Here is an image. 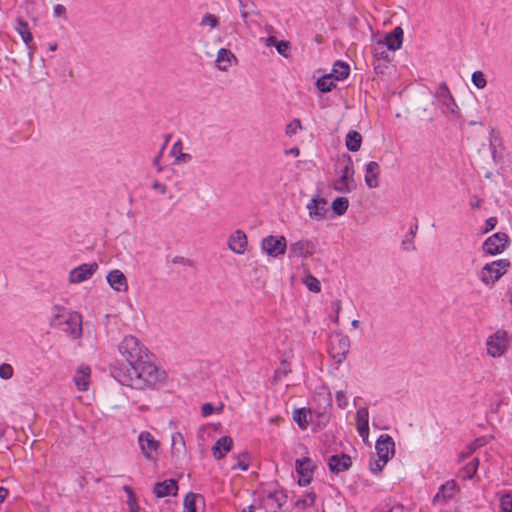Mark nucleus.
Segmentation results:
<instances>
[{
  "mask_svg": "<svg viewBox=\"0 0 512 512\" xmlns=\"http://www.w3.org/2000/svg\"><path fill=\"white\" fill-rule=\"evenodd\" d=\"M500 512H512V494L506 493L500 498Z\"/></svg>",
  "mask_w": 512,
  "mask_h": 512,
  "instance_id": "nucleus-43",
  "label": "nucleus"
},
{
  "mask_svg": "<svg viewBox=\"0 0 512 512\" xmlns=\"http://www.w3.org/2000/svg\"><path fill=\"white\" fill-rule=\"evenodd\" d=\"M345 145L350 152H357L362 145V136L356 130H350L345 138Z\"/></svg>",
  "mask_w": 512,
  "mask_h": 512,
  "instance_id": "nucleus-27",
  "label": "nucleus"
},
{
  "mask_svg": "<svg viewBox=\"0 0 512 512\" xmlns=\"http://www.w3.org/2000/svg\"><path fill=\"white\" fill-rule=\"evenodd\" d=\"M172 263L174 264H182V265H191V261L183 256H175L173 259H172Z\"/></svg>",
  "mask_w": 512,
  "mask_h": 512,
  "instance_id": "nucleus-61",
  "label": "nucleus"
},
{
  "mask_svg": "<svg viewBox=\"0 0 512 512\" xmlns=\"http://www.w3.org/2000/svg\"><path fill=\"white\" fill-rule=\"evenodd\" d=\"M180 443L182 448L185 449V441L181 433H175L172 436V453L174 454L175 446ZM176 450H178L176 448Z\"/></svg>",
  "mask_w": 512,
  "mask_h": 512,
  "instance_id": "nucleus-52",
  "label": "nucleus"
},
{
  "mask_svg": "<svg viewBox=\"0 0 512 512\" xmlns=\"http://www.w3.org/2000/svg\"><path fill=\"white\" fill-rule=\"evenodd\" d=\"M511 266V262L508 259H499L487 263L482 268L480 279L486 285H492L497 282Z\"/></svg>",
  "mask_w": 512,
  "mask_h": 512,
  "instance_id": "nucleus-3",
  "label": "nucleus"
},
{
  "mask_svg": "<svg viewBox=\"0 0 512 512\" xmlns=\"http://www.w3.org/2000/svg\"><path fill=\"white\" fill-rule=\"evenodd\" d=\"M236 59L234 54L225 48H221L218 51L216 62L218 63V68L221 71L227 70L228 66H230L231 60Z\"/></svg>",
  "mask_w": 512,
  "mask_h": 512,
  "instance_id": "nucleus-29",
  "label": "nucleus"
},
{
  "mask_svg": "<svg viewBox=\"0 0 512 512\" xmlns=\"http://www.w3.org/2000/svg\"><path fill=\"white\" fill-rule=\"evenodd\" d=\"M267 497L276 502L279 509L286 503L288 498L286 491L284 489L269 492Z\"/></svg>",
  "mask_w": 512,
  "mask_h": 512,
  "instance_id": "nucleus-37",
  "label": "nucleus"
},
{
  "mask_svg": "<svg viewBox=\"0 0 512 512\" xmlns=\"http://www.w3.org/2000/svg\"><path fill=\"white\" fill-rule=\"evenodd\" d=\"M261 248L271 257L283 255L287 249V241L284 236L269 235L262 239Z\"/></svg>",
  "mask_w": 512,
  "mask_h": 512,
  "instance_id": "nucleus-9",
  "label": "nucleus"
},
{
  "mask_svg": "<svg viewBox=\"0 0 512 512\" xmlns=\"http://www.w3.org/2000/svg\"><path fill=\"white\" fill-rule=\"evenodd\" d=\"M404 32L401 27H395L391 32L387 33L383 40H378L383 43L390 51H396L401 48L403 43Z\"/></svg>",
  "mask_w": 512,
  "mask_h": 512,
  "instance_id": "nucleus-19",
  "label": "nucleus"
},
{
  "mask_svg": "<svg viewBox=\"0 0 512 512\" xmlns=\"http://www.w3.org/2000/svg\"><path fill=\"white\" fill-rule=\"evenodd\" d=\"M347 164L341 171V177L334 182V189L340 193H350L355 190L357 184L354 180V167L350 155H346Z\"/></svg>",
  "mask_w": 512,
  "mask_h": 512,
  "instance_id": "nucleus-4",
  "label": "nucleus"
},
{
  "mask_svg": "<svg viewBox=\"0 0 512 512\" xmlns=\"http://www.w3.org/2000/svg\"><path fill=\"white\" fill-rule=\"evenodd\" d=\"M316 498H317L316 493H314V492H307L306 493V498L298 499L295 502V506L296 507H300L302 509H305L307 507H312L315 504Z\"/></svg>",
  "mask_w": 512,
  "mask_h": 512,
  "instance_id": "nucleus-40",
  "label": "nucleus"
},
{
  "mask_svg": "<svg viewBox=\"0 0 512 512\" xmlns=\"http://www.w3.org/2000/svg\"><path fill=\"white\" fill-rule=\"evenodd\" d=\"M98 269L96 262L84 263L72 269L69 273L70 283H81L88 280Z\"/></svg>",
  "mask_w": 512,
  "mask_h": 512,
  "instance_id": "nucleus-14",
  "label": "nucleus"
},
{
  "mask_svg": "<svg viewBox=\"0 0 512 512\" xmlns=\"http://www.w3.org/2000/svg\"><path fill=\"white\" fill-rule=\"evenodd\" d=\"M71 312L72 311L68 310L65 306L58 304L53 305L51 308V319L49 322L50 327L57 329Z\"/></svg>",
  "mask_w": 512,
  "mask_h": 512,
  "instance_id": "nucleus-25",
  "label": "nucleus"
},
{
  "mask_svg": "<svg viewBox=\"0 0 512 512\" xmlns=\"http://www.w3.org/2000/svg\"><path fill=\"white\" fill-rule=\"evenodd\" d=\"M152 188L155 190H159L161 194H165L167 191V186L159 181H154L152 184Z\"/></svg>",
  "mask_w": 512,
  "mask_h": 512,
  "instance_id": "nucleus-62",
  "label": "nucleus"
},
{
  "mask_svg": "<svg viewBox=\"0 0 512 512\" xmlns=\"http://www.w3.org/2000/svg\"><path fill=\"white\" fill-rule=\"evenodd\" d=\"M306 208L311 218L321 220L328 212V202L325 198L316 195L308 202Z\"/></svg>",
  "mask_w": 512,
  "mask_h": 512,
  "instance_id": "nucleus-16",
  "label": "nucleus"
},
{
  "mask_svg": "<svg viewBox=\"0 0 512 512\" xmlns=\"http://www.w3.org/2000/svg\"><path fill=\"white\" fill-rule=\"evenodd\" d=\"M350 348V339L347 335L336 333L331 339L332 357L337 364H341L347 357Z\"/></svg>",
  "mask_w": 512,
  "mask_h": 512,
  "instance_id": "nucleus-10",
  "label": "nucleus"
},
{
  "mask_svg": "<svg viewBox=\"0 0 512 512\" xmlns=\"http://www.w3.org/2000/svg\"><path fill=\"white\" fill-rule=\"evenodd\" d=\"M239 3V10L242 20L247 24L248 16L250 14L258 15L259 12L256 10V4L253 0H237Z\"/></svg>",
  "mask_w": 512,
  "mask_h": 512,
  "instance_id": "nucleus-28",
  "label": "nucleus"
},
{
  "mask_svg": "<svg viewBox=\"0 0 512 512\" xmlns=\"http://www.w3.org/2000/svg\"><path fill=\"white\" fill-rule=\"evenodd\" d=\"M487 352L492 357H500L504 354L508 345V334L505 330H497L486 342Z\"/></svg>",
  "mask_w": 512,
  "mask_h": 512,
  "instance_id": "nucleus-7",
  "label": "nucleus"
},
{
  "mask_svg": "<svg viewBox=\"0 0 512 512\" xmlns=\"http://www.w3.org/2000/svg\"><path fill=\"white\" fill-rule=\"evenodd\" d=\"M458 490L457 483L454 480H449L441 485L438 492L433 498V503L440 501L446 502L454 497L455 492Z\"/></svg>",
  "mask_w": 512,
  "mask_h": 512,
  "instance_id": "nucleus-24",
  "label": "nucleus"
},
{
  "mask_svg": "<svg viewBox=\"0 0 512 512\" xmlns=\"http://www.w3.org/2000/svg\"><path fill=\"white\" fill-rule=\"evenodd\" d=\"M134 364L129 365L128 362H116L111 364L110 373L111 376L119 382L121 385L133 388L134 375Z\"/></svg>",
  "mask_w": 512,
  "mask_h": 512,
  "instance_id": "nucleus-5",
  "label": "nucleus"
},
{
  "mask_svg": "<svg viewBox=\"0 0 512 512\" xmlns=\"http://www.w3.org/2000/svg\"><path fill=\"white\" fill-rule=\"evenodd\" d=\"M304 246H305V252L307 254V257H310L313 255L316 249V241L314 240H303Z\"/></svg>",
  "mask_w": 512,
  "mask_h": 512,
  "instance_id": "nucleus-53",
  "label": "nucleus"
},
{
  "mask_svg": "<svg viewBox=\"0 0 512 512\" xmlns=\"http://www.w3.org/2000/svg\"><path fill=\"white\" fill-rule=\"evenodd\" d=\"M350 74V66L348 63L337 60L332 68L330 75L338 81L345 80Z\"/></svg>",
  "mask_w": 512,
  "mask_h": 512,
  "instance_id": "nucleus-26",
  "label": "nucleus"
},
{
  "mask_svg": "<svg viewBox=\"0 0 512 512\" xmlns=\"http://www.w3.org/2000/svg\"><path fill=\"white\" fill-rule=\"evenodd\" d=\"M356 428L364 441L369 436V411L366 407L359 408L356 412Z\"/></svg>",
  "mask_w": 512,
  "mask_h": 512,
  "instance_id": "nucleus-20",
  "label": "nucleus"
},
{
  "mask_svg": "<svg viewBox=\"0 0 512 512\" xmlns=\"http://www.w3.org/2000/svg\"><path fill=\"white\" fill-rule=\"evenodd\" d=\"M178 482L175 479H167L157 482L153 486V493L157 498H163L170 495H177Z\"/></svg>",
  "mask_w": 512,
  "mask_h": 512,
  "instance_id": "nucleus-18",
  "label": "nucleus"
},
{
  "mask_svg": "<svg viewBox=\"0 0 512 512\" xmlns=\"http://www.w3.org/2000/svg\"><path fill=\"white\" fill-rule=\"evenodd\" d=\"M57 329L67 333L73 339H78L82 336V316L80 313L73 311L69 316L63 320L61 326Z\"/></svg>",
  "mask_w": 512,
  "mask_h": 512,
  "instance_id": "nucleus-12",
  "label": "nucleus"
},
{
  "mask_svg": "<svg viewBox=\"0 0 512 512\" xmlns=\"http://www.w3.org/2000/svg\"><path fill=\"white\" fill-rule=\"evenodd\" d=\"M106 280L108 282V284L110 285V287L112 289H114L115 291H127L128 290V283H127V279H126V276L124 275V273L118 269H115V270H111L107 277H106Z\"/></svg>",
  "mask_w": 512,
  "mask_h": 512,
  "instance_id": "nucleus-21",
  "label": "nucleus"
},
{
  "mask_svg": "<svg viewBox=\"0 0 512 512\" xmlns=\"http://www.w3.org/2000/svg\"><path fill=\"white\" fill-rule=\"evenodd\" d=\"M336 401L340 408L344 409L348 405L346 395L343 391L336 392Z\"/></svg>",
  "mask_w": 512,
  "mask_h": 512,
  "instance_id": "nucleus-55",
  "label": "nucleus"
},
{
  "mask_svg": "<svg viewBox=\"0 0 512 512\" xmlns=\"http://www.w3.org/2000/svg\"><path fill=\"white\" fill-rule=\"evenodd\" d=\"M332 308L335 311V316H333V320L335 322H338L339 320V313L341 310V302L339 300H336L332 303Z\"/></svg>",
  "mask_w": 512,
  "mask_h": 512,
  "instance_id": "nucleus-59",
  "label": "nucleus"
},
{
  "mask_svg": "<svg viewBox=\"0 0 512 512\" xmlns=\"http://www.w3.org/2000/svg\"><path fill=\"white\" fill-rule=\"evenodd\" d=\"M75 384L77 386V388L81 391H84L87 389V386H88V383L86 381H81V380H76L75 381Z\"/></svg>",
  "mask_w": 512,
  "mask_h": 512,
  "instance_id": "nucleus-63",
  "label": "nucleus"
},
{
  "mask_svg": "<svg viewBox=\"0 0 512 512\" xmlns=\"http://www.w3.org/2000/svg\"><path fill=\"white\" fill-rule=\"evenodd\" d=\"M248 244L247 236L241 229L234 231L228 239L229 249L239 255L244 254Z\"/></svg>",
  "mask_w": 512,
  "mask_h": 512,
  "instance_id": "nucleus-17",
  "label": "nucleus"
},
{
  "mask_svg": "<svg viewBox=\"0 0 512 512\" xmlns=\"http://www.w3.org/2000/svg\"><path fill=\"white\" fill-rule=\"evenodd\" d=\"M438 96L440 97L441 102H443L445 99L453 101V96L448 88V85L444 81L439 85Z\"/></svg>",
  "mask_w": 512,
  "mask_h": 512,
  "instance_id": "nucleus-46",
  "label": "nucleus"
},
{
  "mask_svg": "<svg viewBox=\"0 0 512 512\" xmlns=\"http://www.w3.org/2000/svg\"><path fill=\"white\" fill-rule=\"evenodd\" d=\"M509 241V236L506 233L497 232L484 241L482 248L486 254L498 255L506 249Z\"/></svg>",
  "mask_w": 512,
  "mask_h": 512,
  "instance_id": "nucleus-8",
  "label": "nucleus"
},
{
  "mask_svg": "<svg viewBox=\"0 0 512 512\" xmlns=\"http://www.w3.org/2000/svg\"><path fill=\"white\" fill-rule=\"evenodd\" d=\"M293 420L298 424L299 428L304 430L308 427L307 411L305 408H297L293 411Z\"/></svg>",
  "mask_w": 512,
  "mask_h": 512,
  "instance_id": "nucleus-36",
  "label": "nucleus"
},
{
  "mask_svg": "<svg viewBox=\"0 0 512 512\" xmlns=\"http://www.w3.org/2000/svg\"><path fill=\"white\" fill-rule=\"evenodd\" d=\"M316 464L309 457H303L301 459H296L295 461V470L299 475L298 484L301 487L308 486L313 479V473L316 469Z\"/></svg>",
  "mask_w": 512,
  "mask_h": 512,
  "instance_id": "nucleus-6",
  "label": "nucleus"
},
{
  "mask_svg": "<svg viewBox=\"0 0 512 512\" xmlns=\"http://www.w3.org/2000/svg\"><path fill=\"white\" fill-rule=\"evenodd\" d=\"M304 257L307 258V254L305 252V246L303 240L297 241L290 245V255L289 257Z\"/></svg>",
  "mask_w": 512,
  "mask_h": 512,
  "instance_id": "nucleus-38",
  "label": "nucleus"
},
{
  "mask_svg": "<svg viewBox=\"0 0 512 512\" xmlns=\"http://www.w3.org/2000/svg\"><path fill=\"white\" fill-rule=\"evenodd\" d=\"M53 15L55 17H60L63 19H67V10L66 7L62 4H56L53 7Z\"/></svg>",
  "mask_w": 512,
  "mask_h": 512,
  "instance_id": "nucleus-50",
  "label": "nucleus"
},
{
  "mask_svg": "<svg viewBox=\"0 0 512 512\" xmlns=\"http://www.w3.org/2000/svg\"><path fill=\"white\" fill-rule=\"evenodd\" d=\"M15 28L17 32L20 34L24 43L28 46V48H30V44L33 41V36L32 33L30 32L28 23L22 19H18Z\"/></svg>",
  "mask_w": 512,
  "mask_h": 512,
  "instance_id": "nucleus-31",
  "label": "nucleus"
},
{
  "mask_svg": "<svg viewBox=\"0 0 512 512\" xmlns=\"http://www.w3.org/2000/svg\"><path fill=\"white\" fill-rule=\"evenodd\" d=\"M327 464L331 473L338 474L349 470L352 466V460L348 454L342 452L331 455L328 458Z\"/></svg>",
  "mask_w": 512,
  "mask_h": 512,
  "instance_id": "nucleus-15",
  "label": "nucleus"
},
{
  "mask_svg": "<svg viewBox=\"0 0 512 512\" xmlns=\"http://www.w3.org/2000/svg\"><path fill=\"white\" fill-rule=\"evenodd\" d=\"M333 79L334 78L330 74H326L316 81V87L322 93L331 92L334 88H336V84L334 83Z\"/></svg>",
  "mask_w": 512,
  "mask_h": 512,
  "instance_id": "nucleus-34",
  "label": "nucleus"
},
{
  "mask_svg": "<svg viewBox=\"0 0 512 512\" xmlns=\"http://www.w3.org/2000/svg\"><path fill=\"white\" fill-rule=\"evenodd\" d=\"M193 159L189 153H183L182 151L176 156L175 164L188 163Z\"/></svg>",
  "mask_w": 512,
  "mask_h": 512,
  "instance_id": "nucleus-56",
  "label": "nucleus"
},
{
  "mask_svg": "<svg viewBox=\"0 0 512 512\" xmlns=\"http://www.w3.org/2000/svg\"><path fill=\"white\" fill-rule=\"evenodd\" d=\"M123 490L127 494V499L136 496L133 488L128 485L123 486Z\"/></svg>",
  "mask_w": 512,
  "mask_h": 512,
  "instance_id": "nucleus-64",
  "label": "nucleus"
},
{
  "mask_svg": "<svg viewBox=\"0 0 512 512\" xmlns=\"http://www.w3.org/2000/svg\"><path fill=\"white\" fill-rule=\"evenodd\" d=\"M349 207V200L346 197H337L333 200L331 209L337 216H342L346 213Z\"/></svg>",
  "mask_w": 512,
  "mask_h": 512,
  "instance_id": "nucleus-35",
  "label": "nucleus"
},
{
  "mask_svg": "<svg viewBox=\"0 0 512 512\" xmlns=\"http://www.w3.org/2000/svg\"><path fill=\"white\" fill-rule=\"evenodd\" d=\"M127 504L129 506V511L130 512H139L140 511V506L137 503L136 496L128 498L127 499Z\"/></svg>",
  "mask_w": 512,
  "mask_h": 512,
  "instance_id": "nucleus-58",
  "label": "nucleus"
},
{
  "mask_svg": "<svg viewBox=\"0 0 512 512\" xmlns=\"http://www.w3.org/2000/svg\"><path fill=\"white\" fill-rule=\"evenodd\" d=\"M219 24H220L219 18L211 13H206L202 17L201 22H200L201 26L208 25L212 29L218 27Z\"/></svg>",
  "mask_w": 512,
  "mask_h": 512,
  "instance_id": "nucleus-42",
  "label": "nucleus"
},
{
  "mask_svg": "<svg viewBox=\"0 0 512 512\" xmlns=\"http://www.w3.org/2000/svg\"><path fill=\"white\" fill-rule=\"evenodd\" d=\"M119 352L125 358L129 365L136 364L142 359L148 358V350L140 341L132 336H125L118 346Z\"/></svg>",
  "mask_w": 512,
  "mask_h": 512,
  "instance_id": "nucleus-2",
  "label": "nucleus"
},
{
  "mask_svg": "<svg viewBox=\"0 0 512 512\" xmlns=\"http://www.w3.org/2000/svg\"><path fill=\"white\" fill-rule=\"evenodd\" d=\"M233 446V440L230 436L220 437L212 446V454L215 459L224 458L225 454L230 452Z\"/></svg>",
  "mask_w": 512,
  "mask_h": 512,
  "instance_id": "nucleus-23",
  "label": "nucleus"
},
{
  "mask_svg": "<svg viewBox=\"0 0 512 512\" xmlns=\"http://www.w3.org/2000/svg\"><path fill=\"white\" fill-rule=\"evenodd\" d=\"M304 284L307 286L309 291L314 293H319L321 291V283L320 281L314 277L312 274H308L304 279Z\"/></svg>",
  "mask_w": 512,
  "mask_h": 512,
  "instance_id": "nucleus-39",
  "label": "nucleus"
},
{
  "mask_svg": "<svg viewBox=\"0 0 512 512\" xmlns=\"http://www.w3.org/2000/svg\"><path fill=\"white\" fill-rule=\"evenodd\" d=\"M302 128V125H301V121L300 119L296 118L294 119L293 121H291L287 126H286V134L291 137L293 135H295L297 133V130L298 129H301Z\"/></svg>",
  "mask_w": 512,
  "mask_h": 512,
  "instance_id": "nucleus-47",
  "label": "nucleus"
},
{
  "mask_svg": "<svg viewBox=\"0 0 512 512\" xmlns=\"http://www.w3.org/2000/svg\"><path fill=\"white\" fill-rule=\"evenodd\" d=\"M442 104L446 107L448 112H450L451 114H455V115H457V117H459L458 106H457L454 98H453V101H449V100L445 99L442 102Z\"/></svg>",
  "mask_w": 512,
  "mask_h": 512,
  "instance_id": "nucleus-51",
  "label": "nucleus"
},
{
  "mask_svg": "<svg viewBox=\"0 0 512 512\" xmlns=\"http://www.w3.org/2000/svg\"><path fill=\"white\" fill-rule=\"evenodd\" d=\"M182 151V142L181 140H178L175 142L172 146V149L170 151V154L173 155L175 158L176 156Z\"/></svg>",
  "mask_w": 512,
  "mask_h": 512,
  "instance_id": "nucleus-60",
  "label": "nucleus"
},
{
  "mask_svg": "<svg viewBox=\"0 0 512 512\" xmlns=\"http://www.w3.org/2000/svg\"><path fill=\"white\" fill-rule=\"evenodd\" d=\"M215 412V407L212 403H204L201 407V414L203 417H208Z\"/></svg>",
  "mask_w": 512,
  "mask_h": 512,
  "instance_id": "nucleus-54",
  "label": "nucleus"
},
{
  "mask_svg": "<svg viewBox=\"0 0 512 512\" xmlns=\"http://www.w3.org/2000/svg\"><path fill=\"white\" fill-rule=\"evenodd\" d=\"M385 465H386V463H383L382 461H380V458H378L375 461H370V463H369L370 471L373 474H379L382 472Z\"/></svg>",
  "mask_w": 512,
  "mask_h": 512,
  "instance_id": "nucleus-49",
  "label": "nucleus"
},
{
  "mask_svg": "<svg viewBox=\"0 0 512 512\" xmlns=\"http://www.w3.org/2000/svg\"><path fill=\"white\" fill-rule=\"evenodd\" d=\"M197 499L205 503L204 497L200 494L189 492L186 494L183 502V512H197Z\"/></svg>",
  "mask_w": 512,
  "mask_h": 512,
  "instance_id": "nucleus-30",
  "label": "nucleus"
},
{
  "mask_svg": "<svg viewBox=\"0 0 512 512\" xmlns=\"http://www.w3.org/2000/svg\"><path fill=\"white\" fill-rule=\"evenodd\" d=\"M479 460L477 458L472 459L459 471L458 476L464 480L472 479L477 472Z\"/></svg>",
  "mask_w": 512,
  "mask_h": 512,
  "instance_id": "nucleus-32",
  "label": "nucleus"
},
{
  "mask_svg": "<svg viewBox=\"0 0 512 512\" xmlns=\"http://www.w3.org/2000/svg\"><path fill=\"white\" fill-rule=\"evenodd\" d=\"M275 48L280 55L288 57L291 44L289 41L286 40H278L277 43L275 44Z\"/></svg>",
  "mask_w": 512,
  "mask_h": 512,
  "instance_id": "nucleus-45",
  "label": "nucleus"
},
{
  "mask_svg": "<svg viewBox=\"0 0 512 512\" xmlns=\"http://www.w3.org/2000/svg\"><path fill=\"white\" fill-rule=\"evenodd\" d=\"M497 223H498V219H497V217H494V216L489 217V218L486 220V223H485L486 227H485V229H484V231H483V232H484V233H487V232H489V231L493 230V229L496 227Z\"/></svg>",
  "mask_w": 512,
  "mask_h": 512,
  "instance_id": "nucleus-57",
  "label": "nucleus"
},
{
  "mask_svg": "<svg viewBox=\"0 0 512 512\" xmlns=\"http://www.w3.org/2000/svg\"><path fill=\"white\" fill-rule=\"evenodd\" d=\"M380 166L376 161H370L365 166V183L369 188L379 186Z\"/></svg>",
  "mask_w": 512,
  "mask_h": 512,
  "instance_id": "nucleus-22",
  "label": "nucleus"
},
{
  "mask_svg": "<svg viewBox=\"0 0 512 512\" xmlns=\"http://www.w3.org/2000/svg\"><path fill=\"white\" fill-rule=\"evenodd\" d=\"M132 373L134 375V389H152L155 388L158 383L166 379L165 371L159 370L155 364L145 359L134 364Z\"/></svg>",
  "mask_w": 512,
  "mask_h": 512,
  "instance_id": "nucleus-1",
  "label": "nucleus"
},
{
  "mask_svg": "<svg viewBox=\"0 0 512 512\" xmlns=\"http://www.w3.org/2000/svg\"><path fill=\"white\" fill-rule=\"evenodd\" d=\"M471 80L474 86H476L478 89H483L487 85L486 77L482 71L473 72Z\"/></svg>",
  "mask_w": 512,
  "mask_h": 512,
  "instance_id": "nucleus-41",
  "label": "nucleus"
},
{
  "mask_svg": "<svg viewBox=\"0 0 512 512\" xmlns=\"http://www.w3.org/2000/svg\"><path fill=\"white\" fill-rule=\"evenodd\" d=\"M13 367L10 364L3 363L0 365V378L8 380L13 377Z\"/></svg>",
  "mask_w": 512,
  "mask_h": 512,
  "instance_id": "nucleus-48",
  "label": "nucleus"
},
{
  "mask_svg": "<svg viewBox=\"0 0 512 512\" xmlns=\"http://www.w3.org/2000/svg\"><path fill=\"white\" fill-rule=\"evenodd\" d=\"M375 449L380 461L387 463L395 452V443L393 438L388 434L380 435L376 441Z\"/></svg>",
  "mask_w": 512,
  "mask_h": 512,
  "instance_id": "nucleus-13",
  "label": "nucleus"
},
{
  "mask_svg": "<svg viewBox=\"0 0 512 512\" xmlns=\"http://www.w3.org/2000/svg\"><path fill=\"white\" fill-rule=\"evenodd\" d=\"M138 442L144 457L149 461L155 460L160 444L154 436L148 431H142L138 436Z\"/></svg>",
  "mask_w": 512,
  "mask_h": 512,
  "instance_id": "nucleus-11",
  "label": "nucleus"
},
{
  "mask_svg": "<svg viewBox=\"0 0 512 512\" xmlns=\"http://www.w3.org/2000/svg\"><path fill=\"white\" fill-rule=\"evenodd\" d=\"M389 51L383 43L377 41L376 45L372 48V54L375 61H381L388 63L391 61Z\"/></svg>",
  "mask_w": 512,
  "mask_h": 512,
  "instance_id": "nucleus-33",
  "label": "nucleus"
},
{
  "mask_svg": "<svg viewBox=\"0 0 512 512\" xmlns=\"http://www.w3.org/2000/svg\"><path fill=\"white\" fill-rule=\"evenodd\" d=\"M248 457H249V453L247 451H244V452L240 453L237 456V458H238L237 463L234 466H232V470L240 469L242 471H247L248 468H249V464L246 463L244 461V459H246Z\"/></svg>",
  "mask_w": 512,
  "mask_h": 512,
  "instance_id": "nucleus-44",
  "label": "nucleus"
}]
</instances>
